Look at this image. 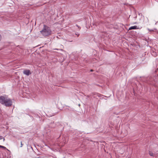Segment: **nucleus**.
I'll return each instance as SVG.
<instances>
[{
    "label": "nucleus",
    "mask_w": 158,
    "mask_h": 158,
    "mask_svg": "<svg viewBox=\"0 0 158 158\" xmlns=\"http://www.w3.org/2000/svg\"><path fill=\"white\" fill-rule=\"evenodd\" d=\"M136 17H137V16H136H136L135 17V18H136Z\"/></svg>",
    "instance_id": "nucleus-20"
},
{
    "label": "nucleus",
    "mask_w": 158,
    "mask_h": 158,
    "mask_svg": "<svg viewBox=\"0 0 158 158\" xmlns=\"http://www.w3.org/2000/svg\"><path fill=\"white\" fill-rule=\"evenodd\" d=\"M2 139H3V141H5V138H4L3 137Z\"/></svg>",
    "instance_id": "nucleus-16"
},
{
    "label": "nucleus",
    "mask_w": 158,
    "mask_h": 158,
    "mask_svg": "<svg viewBox=\"0 0 158 158\" xmlns=\"http://www.w3.org/2000/svg\"><path fill=\"white\" fill-rule=\"evenodd\" d=\"M54 49L56 50V49H57V48H55Z\"/></svg>",
    "instance_id": "nucleus-19"
},
{
    "label": "nucleus",
    "mask_w": 158,
    "mask_h": 158,
    "mask_svg": "<svg viewBox=\"0 0 158 158\" xmlns=\"http://www.w3.org/2000/svg\"><path fill=\"white\" fill-rule=\"evenodd\" d=\"M0 148H2L5 149H6L7 150L9 151V150L8 149H7L6 147L4 146L0 145Z\"/></svg>",
    "instance_id": "nucleus-9"
},
{
    "label": "nucleus",
    "mask_w": 158,
    "mask_h": 158,
    "mask_svg": "<svg viewBox=\"0 0 158 158\" xmlns=\"http://www.w3.org/2000/svg\"><path fill=\"white\" fill-rule=\"evenodd\" d=\"M31 148L32 149V147H31Z\"/></svg>",
    "instance_id": "nucleus-21"
},
{
    "label": "nucleus",
    "mask_w": 158,
    "mask_h": 158,
    "mask_svg": "<svg viewBox=\"0 0 158 158\" xmlns=\"http://www.w3.org/2000/svg\"><path fill=\"white\" fill-rule=\"evenodd\" d=\"M23 145V144L22 143V142L21 141V146H20V147H22Z\"/></svg>",
    "instance_id": "nucleus-10"
},
{
    "label": "nucleus",
    "mask_w": 158,
    "mask_h": 158,
    "mask_svg": "<svg viewBox=\"0 0 158 158\" xmlns=\"http://www.w3.org/2000/svg\"><path fill=\"white\" fill-rule=\"evenodd\" d=\"M35 116H36V117H37V116H38V114L37 115H36Z\"/></svg>",
    "instance_id": "nucleus-18"
},
{
    "label": "nucleus",
    "mask_w": 158,
    "mask_h": 158,
    "mask_svg": "<svg viewBox=\"0 0 158 158\" xmlns=\"http://www.w3.org/2000/svg\"><path fill=\"white\" fill-rule=\"evenodd\" d=\"M138 29V28H137V27L136 26H131L129 28L130 30L136 29Z\"/></svg>",
    "instance_id": "nucleus-7"
},
{
    "label": "nucleus",
    "mask_w": 158,
    "mask_h": 158,
    "mask_svg": "<svg viewBox=\"0 0 158 158\" xmlns=\"http://www.w3.org/2000/svg\"><path fill=\"white\" fill-rule=\"evenodd\" d=\"M85 96H86L88 98H89V96L88 95H85Z\"/></svg>",
    "instance_id": "nucleus-15"
},
{
    "label": "nucleus",
    "mask_w": 158,
    "mask_h": 158,
    "mask_svg": "<svg viewBox=\"0 0 158 158\" xmlns=\"http://www.w3.org/2000/svg\"><path fill=\"white\" fill-rule=\"evenodd\" d=\"M76 26L78 28H79V26L78 25H77Z\"/></svg>",
    "instance_id": "nucleus-17"
},
{
    "label": "nucleus",
    "mask_w": 158,
    "mask_h": 158,
    "mask_svg": "<svg viewBox=\"0 0 158 158\" xmlns=\"http://www.w3.org/2000/svg\"><path fill=\"white\" fill-rule=\"evenodd\" d=\"M90 72H93L94 71V70H93V69H90Z\"/></svg>",
    "instance_id": "nucleus-12"
},
{
    "label": "nucleus",
    "mask_w": 158,
    "mask_h": 158,
    "mask_svg": "<svg viewBox=\"0 0 158 158\" xmlns=\"http://www.w3.org/2000/svg\"><path fill=\"white\" fill-rule=\"evenodd\" d=\"M23 73L27 76H29L31 74V73L29 70L26 69L23 71Z\"/></svg>",
    "instance_id": "nucleus-5"
},
{
    "label": "nucleus",
    "mask_w": 158,
    "mask_h": 158,
    "mask_svg": "<svg viewBox=\"0 0 158 158\" xmlns=\"http://www.w3.org/2000/svg\"><path fill=\"white\" fill-rule=\"evenodd\" d=\"M7 99L5 97L1 96H0V103L2 104H4Z\"/></svg>",
    "instance_id": "nucleus-3"
},
{
    "label": "nucleus",
    "mask_w": 158,
    "mask_h": 158,
    "mask_svg": "<svg viewBox=\"0 0 158 158\" xmlns=\"http://www.w3.org/2000/svg\"><path fill=\"white\" fill-rule=\"evenodd\" d=\"M150 52L154 56H156L158 53V50H150Z\"/></svg>",
    "instance_id": "nucleus-4"
},
{
    "label": "nucleus",
    "mask_w": 158,
    "mask_h": 158,
    "mask_svg": "<svg viewBox=\"0 0 158 158\" xmlns=\"http://www.w3.org/2000/svg\"><path fill=\"white\" fill-rule=\"evenodd\" d=\"M2 39V37L1 35L0 34V41Z\"/></svg>",
    "instance_id": "nucleus-11"
},
{
    "label": "nucleus",
    "mask_w": 158,
    "mask_h": 158,
    "mask_svg": "<svg viewBox=\"0 0 158 158\" xmlns=\"http://www.w3.org/2000/svg\"><path fill=\"white\" fill-rule=\"evenodd\" d=\"M149 155L151 156H154V154L151 151H149L148 152Z\"/></svg>",
    "instance_id": "nucleus-8"
},
{
    "label": "nucleus",
    "mask_w": 158,
    "mask_h": 158,
    "mask_svg": "<svg viewBox=\"0 0 158 158\" xmlns=\"http://www.w3.org/2000/svg\"><path fill=\"white\" fill-rule=\"evenodd\" d=\"M3 137L2 136H0V139H2Z\"/></svg>",
    "instance_id": "nucleus-13"
},
{
    "label": "nucleus",
    "mask_w": 158,
    "mask_h": 158,
    "mask_svg": "<svg viewBox=\"0 0 158 158\" xmlns=\"http://www.w3.org/2000/svg\"><path fill=\"white\" fill-rule=\"evenodd\" d=\"M40 32L44 36H48L51 34L52 31L49 27L44 25V28Z\"/></svg>",
    "instance_id": "nucleus-1"
},
{
    "label": "nucleus",
    "mask_w": 158,
    "mask_h": 158,
    "mask_svg": "<svg viewBox=\"0 0 158 158\" xmlns=\"http://www.w3.org/2000/svg\"><path fill=\"white\" fill-rule=\"evenodd\" d=\"M12 103V101L10 99H7L4 104L6 106L9 107L11 106Z\"/></svg>",
    "instance_id": "nucleus-2"
},
{
    "label": "nucleus",
    "mask_w": 158,
    "mask_h": 158,
    "mask_svg": "<svg viewBox=\"0 0 158 158\" xmlns=\"http://www.w3.org/2000/svg\"><path fill=\"white\" fill-rule=\"evenodd\" d=\"M44 47V46H43L42 47H39V48H38L40 49V48H41L42 47V48H43Z\"/></svg>",
    "instance_id": "nucleus-14"
},
{
    "label": "nucleus",
    "mask_w": 158,
    "mask_h": 158,
    "mask_svg": "<svg viewBox=\"0 0 158 158\" xmlns=\"http://www.w3.org/2000/svg\"><path fill=\"white\" fill-rule=\"evenodd\" d=\"M56 126V124L54 123V122H53L51 123L48 125V127L50 128H54Z\"/></svg>",
    "instance_id": "nucleus-6"
}]
</instances>
